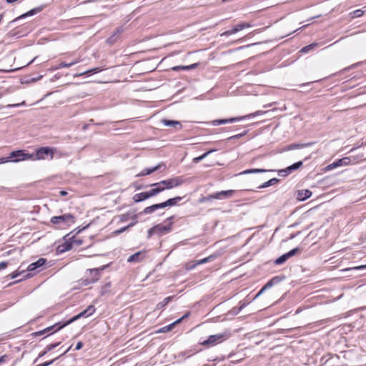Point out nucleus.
Returning <instances> with one entry per match:
<instances>
[{"mask_svg":"<svg viewBox=\"0 0 366 366\" xmlns=\"http://www.w3.org/2000/svg\"><path fill=\"white\" fill-rule=\"evenodd\" d=\"M267 289H264V287L259 291V292L256 295V296L254 297V298H257V297H259L261 294H262V292L266 290Z\"/></svg>","mask_w":366,"mask_h":366,"instance_id":"nucleus-52","label":"nucleus"},{"mask_svg":"<svg viewBox=\"0 0 366 366\" xmlns=\"http://www.w3.org/2000/svg\"><path fill=\"white\" fill-rule=\"evenodd\" d=\"M51 222L54 224L63 226L69 223H73L74 217L71 214H64L60 216H55L51 217Z\"/></svg>","mask_w":366,"mask_h":366,"instance_id":"nucleus-4","label":"nucleus"},{"mask_svg":"<svg viewBox=\"0 0 366 366\" xmlns=\"http://www.w3.org/2000/svg\"><path fill=\"white\" fill-rule=\"evenodd\" d=\"M146 193H147V194L148 196V198L154 197V196H156L157 194H158L157 190L154 187H152V189H150L149 191L146 192Z\"/></svg>","mask_w":366,"mask_h":366,"instance_id":"nucleus-42","label":"nucleus"},{"mask_svg":"<svg viewBox=\"0 0 366 366\" xmlns=\"http://www.w3.org/2000/svg\"><path fill=\"white\" fill-rule=\"evenodd\" d=\"M60 194L61 196H66L67 194V192L66 191H61Z\"/></svg>","mask_w":366,"mask_h":366,"instance_id":"nucleus-57","label":"nucleus"},{"mask_svg":"<svg viewBox=\"0 0 366 366\" xmlns=\"http://www.w3.org/2000/svg\"><path fill=\"white\" fill-rule=\"evenodd\" d=\"M335 168H337V167H335V166H333V163H332V164H329V165L327 166V169H328L329 170H331V169H335Z\"/></svg>","mask_w":366,"mask_h":366,"instance_id":"nucleus-54","label":"nucleus"},{"mask_svg":"<svg viewBox=\"0 0 366 366\" xmlns=\"http://www.w3.org/2000/svg\"><path fill=\"white\" fill-rule=\"evenodd\" d=\"M246 306V303H242L239 307V310H242Z\"/></svg>","mask_w":366,"mask_h":366,"instance_id":"nucleus-58","label":"nucleus"},{"mask_svg":"<svg viewBox=\"0 0 366 366\" xmlns=\"http://www.w3.org/2000/svg\"><path fill=\"white\" fill-rule=\"evenodd\" d=\"M96 309L94 307V305H89L86 309H85L84 311H82L81 312H80L79 314H78L77 315L74 316V317H72L71 320H69V321L66 322L65 323H64L63 325H61L60 323H57V324H55L51 327H46V329L39 332L38 333L40 334V335H43L47 332H49L51 331L52 329H54V327H58L56 329V331H58L60 329L63 328L64 327H65L66 325L73 322L75 320H77L78 319L81 318V317H89L90 315H92L94 312H95Z\"/></svg>","mask_w":366,"mask_h":366,"instance_id":"nucleus-1","label":"nucleus"},{"mask_svg":"<svg viewBox=\"0 0 366 366\" xmlns=\"http://www.w3.org/2000/svg\"><path fill=\"white\" fill-rule=\"evenodd\" d=\"M252 25L248 22H241L234 26L232 29L226 31L220 34L221 36H228L234 34L244 29L250 28Z\"/></svg>","mask_w":366,"mask_h":366,"instance_id":"nucleus-7","label":"nucleus"},{"mask_svg":"<svg viewBox=\"0 0 366 366\" xmlns=\"http://www.w3.org/2000/svg\"><path fill=\"white\" fill-rule=\"evenodd\" d=\"M197 66V64H193L189 66H176L172 67V70L174 71H179V70H189L192 69H195Z\"/></svg>","mask_w":366,"mask_h":366,"instance_id":"nucleus-26","label":"nucleus"},{"mask_svg":"<svg viewBox=\"0 0 366 366\" xmlns=\"http://www.w3.org/2000/svg\"><path fill=\"white\" fill-rule=\"evenodd\" d=\"M9 162L8 157L0 158V164L6 163V162Z\"/></svg>","mask_w":366,"mask_h":366,"instance_id":"nucleus-51","label":"nucleus"},{"mask_svg":"<svg viewBox=\"0 0 366 366\" xmlns=\"http://www.w3.org/2000/svg\"><path fill=\"white\" fill-rule=\"evenodd\" d=\"M268 170L263 169H247L242 172H240L239 174H255V173H263L266 172Z\"/></svg>","mask_w":366,"mask_h":366,"instance_id":"nucleus-28","label":"nucleus"},{"mask_svg":"<svg viewBox=\"0 0 366 366\" xmlns=\"http://www.w3.org/2000/svg\"><path fill=\"white\" fill-rule=\"evenodd\" d=\"M364 268H366V265L359 266V267H357L355 269H364Z\"/></svg>","mask_w":366,"mask_h":366,"instance_id":"nucleus-56","label":"nucleus"},{"mask_svg":"<svg viewBox=\"0 0 366 366\" xmlns=\"http://www.w3.org/2000/svg\"><path fill=\"white\" fill-rule=\"evenodd\" d=\"M46 351L44 352L41 355L40 357L43 356L44 354H46Z\"/></svg>","mask_w":366,"mask_h":366,"instance_id":"nucleus-62","label":"nucleus"},{"mask_svg":"<svg viewBox=\"0 0 366 366\" xmlns=\"http://www.w3.org/2000/svg\"><path fill=\"white\" fill-rule=\"evenodd\" d=\"M364 14V11L361 9H357L354 11H352L350 15H351V17L352 18H357V17H360L361 16H362Z\"/></svg>","mask_w":366,"mask_h":366,"instance_id":"nucleus-37","label":"nucleus"},{"mask_svg":"<svg viewBox=\"0 0 366 366\" xmlns=\"http://www.w3.org/2000/svg\"><path fill=\"white\" fill-rule=\"evenodd\" d=\"M54 149L44 147L36 149V153L31 154V160H43L46 158L52 159L54 158Z\"/></svg>","mask_w":366,"mask_h":366,"instance_id":"nucleus-3","label":"nucleus"},{"mask_svg":"<svg viewBox=\"0 0 366 366\" xmlns=\"http://www.w3.org/2000/svg\"><path fill=\"white\" fill-rule=\"evenodd\" d=\"M302 165V162L301 161L296 162L292 164L291 166L287 167L285 169L280 170L279 174L282 177H285L293 170L299 169Z\"/></svg>","mask_w":366,"mask_h":366,"instance_id":"nucleus-12","label":"nucleus"},{"mask_svg":"<svg viewBox=\"0 0 366 366\" xmlns=\"http://www.w3.org/2000/svg\"><path fill=\"white\" fill-rule=\"evenodd\" d=\"M242 136H243L242 134H237V135L232 136L229 139H237V138H239L240 137H242Z\"/></svg>","mask_w":366,"mask_h":366,"instance_id":"nucleus-53","label":"nucleus"},{"mask_svg":"<svg viewBox=\"0 0 366 366\" xmlns=\"http://www.w3.org/2000/svg\"><path fill=\"white\" fill-rule=\"evenodd\" d=\"M350 157H343L333 162V166L338 167L341 166H347L350 164Z\"/></svg>","mask_w":366,"mask_h":366,"instance_id":"nucleus-20","label":"nucleus"},{"mask_svg":"<svg viewBox=\"0 0 366 366\" xmlns=\"http://www.w3.org/2000/svg\"><path fill=\"white\" fill-rule=\"evenodd\" d=\"M127 229H128V227H122V228H121V229H118V230L115 231V232H114V234H121V233H122V232H125Z\"/></svg>","mask_w":366,"mask_h":366,"instance_id":"nucleus-48","label":"nucleus"},{"mask_svg":"<svg viewBox=\"0 0 366 366\" xmlns=\"http://www.w3.org/2000/svg\"><path fill=\"white\" fill-rule=\"evenodd\" d=\"M136 223H137V222H136V221H135V222H131V224H129L128 226H127V227H128V229H129V228H130V227H132L134 226V225L136 224Z\"/></svg>","mask_w":366,"mask_h":366,"instance_id":"nucleus-55","label":"nucleus"},{"mask_svg":"<svg viewBox=\"0 0 366 366\" xmlns=\"http://www.w3.org/2000/svg\"><path fill=\"white\" fill-rule=\"evenodd\" d=\"M8 158L9 161H13L15 162L27 159L31 160V154L25 153L24 150H17L11 152Z\"/></svg>","mask_w":366,"mask_h":366,"instance_id":"nucleus-5","label":"nucleus"},{"mask_svg":"<svg viewBox=\"0 0 366 366\" xmlns=\"http://www.w3.org/2000/svg\"><path fill=\"white\" fill-rule=\"evenodd\" d=\"M29 274H26V275L24 276V277H29Z\"/></svg>","mask_w":366,"mask_h":366,"instance_id":"nucleus-64","label":"nucleus"},{"mask_svg":"<svg viewBox=\"0 0 366 366\" xmlns=\"http://www.w3.org/2000/svg\"><path fill=\"white\" fill-rule=\"evenodd\" d=\"M159 168H160V164H159V165H157L156 167H152V168L145 169L141 173L138 174L137 175V177H142V176H145V175H149V174L154 172L155 171H157Z\"/></svg>","mask_w":366,"mask_h":366,"instance_id":"nucleus-21","label":"nucleus"},{"mask_svg":"<svg viewBox=\"0 0 366 366\" xmlns=\"http://www.w3.org/2000/svg\"><path fill=\"white\" fill-rule=\"evenodd\" d=\"M197 265H198L197 261H192V262H190L188 264H187L186 269L188 270H191V269H194L196 267V266H197Z\"/></svg>","mask_w":366,"mask_h":366,"instance_id":"nucleus-40","label":"nucleus"},{"mask_svg":"<svg viewBox=\"0 0 366 366\" xmlns=\"http://www.w3.org/2000/svg\"><path fill=\"white\" fill-rule=\"evenodd\" d=\"M214 150H209L207 152H205L204 154H203L202 155L199 156V157H195L194 159H193V162L194 163H198L200 161H202V159H204L209 154H210L211 152H214Z\"/></svg>","mask_w":366,"mask_h":366,"instance_id":"nucleus-36","label":"nucleus"},{"mask_svg":"<svg viewBox=\"0 0 366 366\" xmlns=\"http://www.w3.org/2000/svg\"><path fill=\"white\" fill-rule=\"evenodd\" d=\"M59 345V343H56V344H51V345H47L46 351H50V350H53L54 348L57 347Z\"/></svg>","mask_w":366,"mask_h":366,"instance_id":"nucleus-47","label":"nucleus"},{"mask_svg":"<svg viewBox=\"0 0 366 366\" xmlns=\"http://www.w3.org/2000/svg\"><path fill=\"white\" fill-rule=\"evenodd\" d=\"M153 234H156L155 226L149 229L147 232L148 238L151 237Z\"/></svg>","mask_w":366,"mask_h":366,"instance_id":"nucleus-45","label":"nucleus"},{"mask_svg":"<svg viewBox=\"0 0 366 366\" xmlns=\"http://www.w3.org/2000/svg\"><path fill=\"white\" fill-rule=\"evenodd\" d=\"M280 281V279L279 277H274L272 279H271L264 286V289H269L271 287H272L274 285L277 284Z\"/></svg>","mask_w":366,"mask_h":366,"instance_id":"nucleus-29","label":"nucleus"},{"mask_svg":"<svg viewBox=\"0 0 366 366\" xmlns=\"http://www.w3.org/2000/svg\"><path fill=\"white\" fill-rule=\"evenodd\" d=\"M41 11V9H39V8H36V9H33L30 11H29L28 12L19 16V17L16 18L13 21H18L19 19H22V18H24L26 16H32L38 12Z\"/></svg>","mask_w":366,"mask_h":366,"instance_id":"nucleus-22","label":"nucleus"},{"mask_svg":"<svg viewBox=\"0 0 366 366\" xmlns=\"http://www.w3.org/2000/svg\"><path fill=\"white\" fill-rule=\"evenodd\" d=\"M305 146H306V144H292L289 145L287 147V150L296 149H299V148L305 147Z\"/></svg>","mask_w":366,"mask_h":366,"instance_id":"nucleus-41","label":"nucleus"},{"mask_svg":"<svg viewBox=\"0 0 366 366\" xmlns=\"http://www.w3.org/2000/svg\"><path fill=\"white\" fill-rule=\"evenodd\" d=\"M312 192L308 189H302L298 192L297 198L301 201H304L307 198L310 197Z\"/></svg>","mask_w":366,"mask_h":366,"instance_id":"nucleus-19","label":"nucleus"},{"mask_svg":"<svg viewBox=\"0 0 366 366\" xmlns=\"http://www.w3.org/2000/svg\"><path fill=\"white\" fill-rule=\"evenodd\" d=\"M230 337V333L225 331L222 333L210 335L207 340L203 341L201 344L204 346L210 347L219 344Z\"/></svg>","mask_w":366,"mask_h":366,"instance_id":"nucleus-2","label":"nucleus"},{"mask_svg":"<svg viewBox=\"0 0 366 366\" xmlns=\"http://www.w3.org/2000/svg\"><path fill=\"white\" fill-rule=\"evenodd\" d=\"M212 259H213V257L212 256H209V257H205V258H204L202 259L197 260V264L199 265V264H204V263H207V262H209Z\"/></svg>","mask_w":366,"mask_h":366,"instance_id":"nucleus-43","label":"nucleus"},{"mask_svg":"<svg viewBox=\"0 0 366 366\" xmlns=\"http://www.w3.org/2000/svg\"><path fill=\"white\" fill-rule=\"evenodd\" d=\"M298 251H299L298 247L294 248L293 249L290 250L287 253L284 254L282 256H280V257H278L277 259H276L274 261V264L277 265H280V264L285 263L289 258L295 255Z\"/></svg>","mask_w":366,"mask_h":366,"instance_id":"nucleus-8","label":"nucleus"},{"mask_svg":"<svg viewBox=\"0 0 366 366\" xmlns=\"http://www.w3.org/2000/svg\"><path fill=\"white\" fill-rule=\"evenodd\" d=\"M82 347H83V343L81 342H79L76 345L75 350H79L80 349H81Z\"/></svg>","mask_w":366,"mask_h":366,"instance_id":"nucleus-49","label":"nucleus"},{"mask_svg":"<svg viewBox=\"0 0 366 366\" xmlns=\"http://www.w3.org/2000/svg\"><path fill=\"white\" fill-rule=\"evenodd\" d=\"M162 182L165 189H171L174 187H179L182 184L184 180L182 177H175L168 179L162 180Z\"/></svg>","mask_w":366,"mask_h":366,"instance_id":"nucleus-6","label":"nucleus"},{"mask_svg":"<svg viewBox=\"0 0 366 366\" xmlns=\"http://www.w3.org/2000/svg\"><path fill=\"white\" fill-rule=\"evenodd\" d=\"M7 267V263L5 262H0V270L5 269Z\"/></svg>","mask_w":366,"mask_h":366,"instance_id":"nucleus-50","label":"nucleus"},{"mask_svg":"<svg viewBox=\"0 0 366 366\" xmlns=\"http://www.w3.org/2000/svg\"><path fill=\"white\" fill-rule=\"evenodd\" d=\"M155 228L156 234L162 236L169 233L172 230V223H169L167 225L157 224L155 226Z\"/></svg>","mask_w":366,"mask_h":366,"instance_id":"nucleus-10","label":"nucleus"},{"mask_svg":"<svg viewBox=\"0 0 366 366\" xmlns=\"http://www.w3.org/2000/svg\"><path fill=\"white\" fill-rule=\"evenodd\" d=\"M139 255H140V252H136L135 254L131 255L128 258L127 261L129 262L137 261Z\"/></svg>","mask_w":366,"mask_h":366,"instance_id":"nucleus-39","label":"nucleus"},{"mask_svg":"<svg viewBox=\"0 0 366 366\" xmlns=\"http://www.w3.org/2000/svg\"><path fill=\"white\" fill-rule=\"evenodd\" d=\"M260 113H261V112H256L255 114H251V115H252V116H256V115H259Z\"/></svg>","mask_w":366,"mask_h":366,"instance_id":"nucleus-60","label":"nucleus"},{"mask_svg":"<svg viewBox=\"0 0 366 366\" xmlns=\"http://www.w3.org/2000/svg\"><path fill=\"white\" fill-rule=\"evenodd\" d=\"M172 297H167L164 298L163 301L159 302L157 305V309L160 310V309L163 308L172 300Z\"/></svg>","mask_w":366,"mask_h":366,"instance_id":"nucleus-30","label":"nucleus"},{"mask_svg":"<svg viewBox=\"0 0 366 366\" xmlns=\"http://www.w3.org/2000/svg\"><path fill=\"white\" fill-rule=\"evenodd\" d=\"M182 197H176L174 198L169 199L166 202H164L162 203H160L162 208H164L166 207H171L176 205L179 202L182 200Z\"/></svg>","mask_w":366,"mask_h":366,"instance_id":"nucleus-16","label":"nucleus"},{"mask_svg":"<svg viewBox=\"0 0 366 366\" xmlns=\"http://www.w3.org/2000/svg\"><path fill=\"white\" fill-rule=\"evenodd\" d=\"M110 288H111L110 282H107L104 285H103L102 287L101 292H100L101 295H104L107 294L108 292H109Z\"/></svg>","mask_w":366,"mask_h":366,"instance_id":"nucleus-32","label":"nucleus"},{"mask_svg":"<svg viewBox=\"0 0 366 366\" xmlns=\"http://www.w3.org/2000/svg\"><path fill=\"white\" fill-rule=\"evenodd\" d=\"M158 209H162L160 203L159 204H153L152 206L146 207L144 209L143 212L144 214H151V213L154 212V211H156Z\"/></svg>","mask_w":366,"mask_h":366,"instance_id":"nucleus-23","label":"nucleus"},{"mask_svg":"<svg viewBox=\"0 0 366 366\" xmlns=\"http://www.w3.org/2000/svg\"><path fill=\"white\" fill-rule=\"evenodd\" d=\"M24 272H25L24 270H22L21 272L16 271V272H12L10 274V276H11V279H15V278L18 277L20 274H21L22 273H24Z\"/></svg>","mask_w":366,"mask_h":366,"instance_id":"nucleus-44","label":"nucleus"},{"mask_svg":"<svg viewBox=\"0 0 366 366\" xmlns=\"http://www.w3.org/2000/svg\"><path fill=\"white\" fill-rule=\"evenodd\" d=\"M74 242H76L78 244L81 243V242H77V240H74Z\"/></svg>","mask_w":366,"mask_h":366,"instance_id":"nucleus-61","label":"nucleus"},{"mask_svg":"<svg viewBox=\"0 0 366 366\" xmlns=\"http://www.w3.org/2000/svg\"><path fill=\"white\" fill-rule=\"evenodd\" d=\"M212 199H214V194H209L207 197H202L201 199H199V202H208V201H211Z\"/></svg>","mask_w":366,"mask_h":366,"instance_id":"nucleus-38","label":"nucleus"},{"mask_svg":"<svg viewBox=\"0 0 366 366\" xmlns=\"http://www.w3.org/2000/svg\"><path fill=\"white\" fill-rule=\"evenodd\" d=\"M147 199H148V196L146 192L136 194L133 197V199L136 202H139Z\"/></svg>","mask_w":366,"mask_h":366,"instance_id":"nucleus-25","label":"nucleus"},{"mask_svg":"<svg viewBox=\"0 0 366 366\" xmlns=\"http://www.w3.org/2000/svg\"><path fill=\"white\" fill-rule=\"evenodd\" d=\"M3 97V94L0 93V99Z\"/></svg>","mask_w":366,"mask_h":366,"instance_id":"nucleus-63","label":"nucleus"},{"mask_svg":"<svg viewBox=\"0 0 366 366\" xmlns=\"http://www.w3.org/2000/svg\"><path fill=\"white\" fill-rule=\"evenodd\" d=\"M123 31L124 29L122 26L117 28L114 31L113 34L107 39V42L108 44H114L117 40L119 36L122 34Z\"/></svg>","mask_w":366,"mask_h":366,"instance_id":"nucleus-15","label":"nucleus"},{"mask_svg":"<svg viewBox=\"0 0 366 366\" xmlns=\"http://www.w3.org/2000/svg\"><path fill=\"white\" fill-rule=\"evenodd\" d=\"M25 104V102L23 101L21 103H19V104H8L6 106V108H14V107H20L21 105H24Z\"/></svg>","mask_w":366,"mask_h":366,"instance_id":"nucleus-46","label":"nucleus"},{"mask_svg":"<svg viewBox=\"0 0 366 366\" xmlns=\"http://www.w3.org/2000/svg\"><path fill=\"white\" fill-rule=\"evenodd\" d=\"M318 46V44L317 43H312L310 45H307L305 47H303L302 49H301V52L302 53H307L308 51H310V50H312V49L317 47Z\"/></svg>","mask_w":366,"mask_h":366,"instance_id":"nucleus-34","label":"nucleus"},{"mask_svg":"<svg viewBox=\"0 0 366 366\" xmlns=\"http://www.w3.org/2000/svg\"><path fill=\"white\" fill-rule=\"evenodd\" d=\"M280 182V179H277V178H272L269 180H268L267 182L263 183L262 185H260L258 188L259 189H263V188H266V187H270V186H272L274 184H277L278 182Z\"/></svg>","mask_w":366,"mask_h":366,"instance_id":"nucleus-24","label":"nucleus"},{"mask_svg":"<svg viewBox=\"0 0 366 366\" xmlns=\"http://www.w3.org/2000/svg\"><path fill=\"white\" fill-rule=\"evenodd\" d=\"M46 259L40 258L36 262L30 264L27 267V270L29 272L34 271L36 269L43 266L46 263Z\"/></svg>","mask_w":366,"mask_h":366,"instance_id":"nucleus-17","label":"nucleus"},{"mask_svg":"<svg viewBox=\"0 0 366 366\" xmlns=\"http://www.w3.org/2000/svg\"><path fill=\"white\" fill-rule=\"evenodd\" d=\"M162 123L167 127H172L174 128H177V129H181V123L178 121L174 120H167V119H162Z\"/></svg>","mask_w":366,"mask_h":366,"instance_id":"nucleus-18","label":"nucleus"},{"mask_svg":"<svg viewBox=\"0 0 366 366\" xmlns=\"http://www.w3.org/2000/svg\"><path fill=\"white\" fill-rule=\"evenodd\" d=\"M89 274L91 276L92 279L88 280L85 279L83 280V283L84 285H88L92 282H97L99 280V272L97 269H88Z\"/></svg>","mask_w":366,"mask_h":366,"instance_id":"nucleus-11","label":"nucleus"},{"mask_svg":"<svg viewBox=\"0 0 366 366\" xmlns=\"http://www.w3.org/2000/svg\"><path fill=\"white\" fill-rule=\"evenodd\" d=\"M60 252H65L70 250L72 248V244L69 242H65L64 244L60 245L59 247Z\"/></svg>","mask_w":366,"mask_h":366,"instance_id":"nucleus-35","label":"nucleus"},{"mask_svg":"<svg viewBox=\"0 0 366 366\" xmlns=\"http://www.w3.org/2000/svg\"><path fill=\"white\" fill-rule=\"evenodd\" d=\"M80 62V59H77L74 61H72L70 63H64V62H62L61 64H59L57 66H56L54 68V69H59L61 68H64V67H70L77 63Z\"/></svg>","mask_w":366,"mask_h":366,"instance_id":"nucleus-27","label":"nucleus"},{"mask_svg":"<svg viewBox=\"0 0 366 366\" xmlns=\"http://www.w3.org/2000/svg\"><path fill=\"white\" fill-rule=\"evenodd\" d=\"M242 119H244V117H233V118H229V119H216V120L212 121V124L214 126H218V125L223 124L236 122Z\"/></svg>","mask_w":366,"mask_h":366,"instance_id":"nucleus-14","label":"nucleus"},{"mask_svg":"<svg viewBox=\"0 0 366 366\" xmlns=\"http://www.w3.org/2000/svg\"><path fill=\"white\" fill-rule=\"evenodd\" d=\"M189 316V313H187L186 315H184L183 317H182L181 318L177 320L176 321H174V322H172V324L169 325H167V326H164L162 328H160L157 332H169L170 330H172L174 327L177 325V324H179V322H182V320L183 319H184L185 317H188Z\"/></svg>","mask_w":366,"mask_h":366,"instance_id":"nucleus-13","label":"nucleus"},{"mask_svg":"<svg viewBox=\"0 0 366 366\" xmlns=\"http://www.w3.org/2000/svg\"><path fill=\"white\" fill-rule=\"evenodd\" d=\"M121 221H124L126 219L124 215L121 216Z\"/></svg>","mask_w":366,"mask_h":366,"instance_id":"nucleus-59","label":"nucleus"},{"mask_svg":"<svg viewBox=\"0 0 366 366\" xmlns=\"http://www.w3.org/2000/svg\"><path fill=\"white\" fill-rule=\"evenodd\" d=\"M102 69H100L99 68L96 67V68L92 69L90 70L86 71L84 72L76 74V75H74V76H83L84 74H92V73L95 74V73L99 72Z\"/></svg>","mask_w":366,"mask_h":366,"instance_id":"nucleus-33","label":"nucleus"},{"mask_svg":"<svg viewBox=\"0 0 366 366\" xmlns=\"http://www.w3.org/2000/svg\"><path fill=\"white\" fill-rule=\"evenodd\" d=\"M151 187H154L157 190L158 194L163 192L164 190H165V188L163 186L162 181L157 182V183L152 184Z\"/></svg>","mask_w":366,"mask_h":366,"instance_id":"nucleus-31","label":"nucleus"},{"mask_svg":"<svg viewBox=\"0 0 366 366\" xmlns=\"http://www.w3.org/2000/svg\"><path fill=\"white\" fill-rule=\"evenodd\" d=\"M235 193V190L229 189L214 193V199H224L231 198Z\"/></svg>","mask_w":366,"mask_h":366,"instance_id":"nucleus-9","label":"nucleus"}]
</instances>
